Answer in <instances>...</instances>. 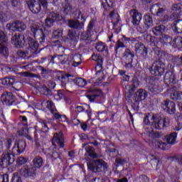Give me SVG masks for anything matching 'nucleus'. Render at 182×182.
I'll list each match as a JSON object with an SVG mask.
<instances>
[{"label": "nucleus", "mask_w": 182, "mask_h": 182, "mask_svg": "<svg viewBox=\"0 0 182 182\" xmlns=\"http://www.w3.org/2000/svg\"><path fill=\"white\" fill-rule=\"evenodd\" d=\"M175 119L177 122V125H176V127H175V128H173V129L176 130V132H178L179 130H181V129H182V114L176 113Z\"/></svg>", "instance_id": "32"}, {"label": "nucleus", "mask_w": 182, "mask_h": 182, "mask_svg": "<svg viewBox=\"0 0 182 182\" xmlns=\"http://www.w3.org/2000/svg\"><path fill=\"white\" fill-rule=\"evenodd\" d=\"M11 182H22V178L18 175V173H14L11 178Z\"/></svg>", "instance_id": "56"}, {"label": "nucleus", "mask_w": 182, "mask_h": 182, "mask_svg": "<svg viewBox=\"0 0 182 182\" xmlns=\"http://www.w3.org/2000/svg\"><path fill=\"white\" fill-rule=\"evenodd\" d=\"M146 88L151 93H159L162 90L160 80L157 77L151 78L146 85Z\"/></svg>", "instance_id": "8"}, {"label": "nucleus", "mask_w": 182, "mask_h": 182, "mask_svg": "<svg viewBox=\"0 0 182 182\" xmlns=\"http://www.w3.org/2000/svg\"><path fill=\"white\" fill-rule=\"evenodd\" d=\"M72 11H73V7L69 3H65L63 6V13L65 15H70Z\"/></svg>", "instance_id": "42"}, {"label": "nucleus", "mask_w": 182, "mask_h": 182, "mask_svg": "<svg viewBox=\"0 0 182 182\" xmlns=\"http://www.w3.org/2000/svg\"><path fill=\"white\" fill-rule=\"evenodd\" d=\"M16 55H17V56H18V58H21V59H26V58H28V56H29V58H35L31 53V51L28 50V49L26 51H23L22 50H18L16 52Z\"/></svg>", "instance_id": "31"}, {"label": "nucleus", "mask_w": 182, "mask_h": 182, "mask_svg": "<svg viewBox=\"0 0 182 182\" xmlns=\"http://www.w3.org/2000/svg\"><path fill=\"white\" fill-rule=\"evenodd\" d=\"M1 102L3 105H6V106H12L15 102L14 94L11 92H4L1 95Z\"/></svg>", "instance_id": "14"}, {"label": "nucleus", "mask_w": 182, "mask_h": 182, "mask_svg": "<svg viewBox=\"0 0 182 182\" xmlns=\"http://www.w3.org/2000/svg\"><path fill=\"white\" fill-rule=\"evenodd\" d=\"M175 33H182V20L175 21L172 25Z\"/></svg>", "instance_id": "29"}, {"label": "nucleus", "mask_w": 182, "mask_h": 182, "mask_svg": "<svg viewBox=\"0 0 182 182\" xmlns=\"http://www.w3.org/2000/svg\"><path fill=\"white\" fill-rule=\"evenodd\" d=\"M41 92H43L44 95L46 96H52V90L48 88L46 85H43L41 87Z\"/></svg>", "instance_id": "48"}, {"label": "nucleus", "mask_w": 182, "mask_h": 182, "mask_svg": "<svg viewBox=\"0 0 182 182\" xmlns=\"http://www.w3.org/2000/svg\"><path fill=\"white\" fill-rule=\"evenodd\" d=\"M87 167L92 173H102L107 171L109 166L103 159H94L87 164Z\"/></svg>", "instance_id": "3"}, {"label": "nucleus", "mask_w": 182, "mask_h": 182, "mask_svg": "<svg viewBox=\"0 0 182 182\" xmlns=\"http://www.w3.org/2000/svg\"><path fill=\"white\" fill-rule=\"evenodd\" d=\"M70 77H73V75L70 74H65L61 77H58V79L61 82V86L63 87H65V89H69L70 87V83H74V85H77L80 87H83L86 86V81L85 79L82 77L72 79Z\"/></svg>", "instance_id": "1"}, {"label": "nucleus", "mask_w": 182, "mask_h": 182, "mask_svg": "<svg viewBox=\"0 0 182 182\" xmlns=\"http://www.w3.org/2000/svg\"><path fill=\"white\" fill-rule=\"evenodd\" d=\"M27 50L34 57L38 55L41 50H39V44L36 41L31 37L27 38Z\"/></svg>", "instance_id": "10"}, {"label": "nucleus", "mask_w": 182, "mask_h": 182, "mask_svg": "<svg viewBox=\"0 0 182 182\" xmlns=\"http://www.w3.org/2000/svg\"><path fill=\"white\" fill-rule=\"evenodd\" d=\"M159 5L154 4L151 6L150 11L152 14H157V11H159Z\"/></svg>", "instance_id": "63"}, {"label": "nucleus", "mask_w": 182, "mask_h": 182, "mask_svg": "<svg viewBox=\"0 0 182 182\" xmlns=\"http://www.w3.org/2000/svg\"><path fill=\"white\" fill-rule=\"evenodd\" d=\"M173 42L178 49H182V37L178 36L173 39Z\"/></svg>", "instance_id": "45"}, {"label": "nucleus", "mask_w": 182, "mask_h": 182, "mask_svg": "<svg viewBox=\"0 0 182 182\" xmlns=\"http://www.w3.org/2000/svg\"><path fill=\"white\" fill-rule=\"evenodd\" d=\"M30 29L33 35V36H36V35H41L40 42L43 43L45 42V39H46V36H48V31L46 29H43L38 24H33L30 26Z\"/></svg>", "instance_id": "9"}, {"label": "nucleus", "mask_w": 182, "mask_h": 182, "mask_svg": "<svg viewBox=\"0 0 182 182\" xmlns=\"http://www.w3.org/2000/svg\"><path fill=\"white\" fill-rule=\"evenodd\" d=\"M51 62L56 64L61 63V65H65V63H69V61H68V59H66V57L65 55H57L51 58Z\"/></svg>", "instance_id": "28"}, {"label": "nucleus", "mask_w": 182, "mask_h": 182, "mask_svg": "<svg viewBox=\"0 0 182 182\" xmlns=\"http://www.w3.org/2000/svg\"><path fill=\"white\" fill-rule=\"evenodd\" d=\"M89 92L90 93H92V95H87V97L91 103H93L97 97L102 96V91L100 90L94 89V90H90Z\"/></svg>", "instance_id": "23"}, {"label": "nucleus", "mask_w": 182, "mask_h": 182, "mask_svg": "<svg viewBox=\"0 0 182 182\" xmlns=\"http://www.w3.org/2000/svg\"><path fill=\"white\" fill-rule=\"evenodd\" d=\"M1 80V84L4 86H14V83H15V80L11 77H4Z\"/></svg>", "instance_id": "35"}, {"label": "nucleus", "mask_w": 182, "mask_h": 182, "mask_svg": "<svg viewBox=\"0 0 182 182\" xmlns=\"http://www.w3.org/2000/svg\"><path fill=\"white\" fill-rule=\"evenodd\" d=\"M53 23H55V21L51 20L50 17H48L45 21L46 26H48V28H50L51 26H53Z\"/></svg>", "instance_id": "58"}, {"label": "nucleus", "mask_w": 182, "mask_h": 182, "mask_svg": "<svg viewBox=\"0 0 182 182\" xmlns=\"http://www.w3.org/2000/svg\"><path fill=\"white\" fill-rule=\"evenodd\" d=\"M149 134L154 139H159V137L161 136V134H160V132H154V130L153 129H151L150 131H149Z\"/></svg>", "instance_id": "53"}, {"label": "nucleus", "mask_w": 182, "mask_h": 182, "mask_svg": "<svg viewBox=\"0 0 182 182\" xmlns=\"http://www.w3.org/2000/svg\"><path fill=\"white\" fill-rule=\"evenodd\" d=\"M26 161H28V159L26 158L23 156H20L17 159L16 163L18 166H23V164H25Z\"/></svg>", "instance_id": "54"}, {"label": "nucleus", "mask_w": 182, "mask_h": 182, "mask_svg": "<svg viewBox=\"0 0 182 182\" xmlns=\"http://www.w3.org/2000/svg\"><path fill=\"white\" fill-rule=\"evenodd\" d=\"M78 39H80V42L92 41V34L87 31L85 32H79Z\"/></svg>", "instance_id": "27"}, {"label": "nucleus", "mask_w": 182, "mask_h": 182, "mask_svg": "<svg viewBox=\"0 0 182 182\" xmlns=\"http://www.w3.org/2000/svg\"><path fill=\"white\" fill-rule=\"evenodd\" d=\"M171 42V37L168 35L162 34L158 38L157 46H167Z\"/></svg>", "instance_id": "22"}, {"label": "nucleus", "mask_w": 182, "mask_h": 182, "mask_svg": "<svg viewBox=\"0 0 182 182\" xmlns=\"http://www.w3.org/2000/svg\"><path fill=\"white\" fill-rule=\"evenodd\" d=\"M150 73L154 76H162L166 72V64L161 60H156L149 68Z\"/></svg>", "instance_id": "6"}, {"label": "nucleus", "mask_w": 182, "mask_h": 182, "mask_svg": "<svg viewBox=\"0 0 182 182\" xmlns=\"http://www.w3.org/2000/svg\"><path fill=\"white\" fill-rule=\"evenodd\" d=\"M165 139L168 144H174L177 139V134L176 132H172L171 134L166 135Z\"/></svg>", "instance_id": "33"}, {"label": "nucleus", "mask_w": 182, "mask_h": 182, "mask_svg": "<svg viewBox=\"0 0 182 182\" xmlns=\"http://www.w3.org/2000/svg\"><path fill=\"white\" fill-rule=\"evenodd\" d=\"M144 44L143 43H137L135 44V52L136 54L141 52L145 48Z\"/></svg>", "instance_id": "46"}, {"label": "nucleus", "mask_w": 182, "mask_h": 182, "mask_svg": "<svg viewBox=\"0 0 182 182\" xmlns=\"http://www.w3.org/2000/svg\"><path fill=\"white\" fill-rule=\"evenodd\" d=\"M171 9L173 13L171 16H164L165 21H174V19L182 16V4L181 3L173 4Z\"/></svg>", "instance_id": "7"}, {"label": "nucleus", "mask_w": 182, "mask_h": 182, "mask_svg": "<svg viewBox=\"0 0 182 182\" xmlns=\"http://www.w3.org/2000/svg\"><path fill=\"white\" fill-rule=\"evenodd\" d=\"M115 163H117V164L122 165V164H124V163H126V159H122L120 157H117L115 159Z\"/></svg>", "instance_id": "64"}, {"label": "nucleus", "mask_w": 182, "mask_h": 182, "mask_svg": "<svg viewBox=\"0 0 182 182\" xmlns=\"http://www.w3.org/2000/svg\"><path fill=\"white\" fill-rule=\"evenodd\" d=\"M16 154H18V147L14 144L11 151H7L2 154L0 166L2 168H6L7 167H9L11 164H14L15 161V155Z\"/></svg>", "instance_id": "2"}, {"label": "nucleus", "mask_w": 182, "mask_h": 182, "mask_svg": "<svg viewBox=\"0 0 182 182\" xmlns=\"http://www.w3.org/2000/svg\"><path fill=\"white\" fill-rule=\"evenodd\" d=\"M92 60L97 62V65L95 66L96 70H99V72H100V70L103 69V58L102 56L97 55L95 53L92 54Z\"/></svg>", "instance_id": "26"}, {"label": "nucleus", "mask_w": 182, "mask_h": 182, "mask_svg": "<svg viewBox=\"0 0 182 182\" xmlns=\"http://www.w3.org/2000/svg\"><path fill=\"white\" fill-rule=\"evenodd\" d=\"M33 167H35V168H41L43 165V159L41 156H36L33 160Z\"/></svg>", "instance_id": "34"}, {"label": "nucleus", "mask_w": 182, "mask_h": 182, "mask_svg": "<svg viewBox=\"0 0 182 182\" xmlns=\"http://www.w3.org/2000/svg\"><path fill=\"white\" fill-rule=\"evenodd\" d=\"M129 14L132 18V23L134 26H137L140 23V21H141V14L136 9H132L129 11Z\"/></svg>", "instance_id": "17"}, {"label": "nucleus", "mask_w": 182, "mask_h": 182, "mask_svg": "<svg viewBox=\"0 0 182 182\" xmlns=\"http://www.w3.org/2000/svg\"><path fill=\"white\" fill-rule=\"evenodd\" d=\"M11 42L16 48H23L25 45V37L21 34L15 33L11 38Z\"/></svg>", "instance_id": "16"}, {"label": "nucleus", "mask_w": 182, "mask_h": 182, "mask_svg": "<svg viewBox=\"0 0 182 182\" xmlns=\"http://www.w3.org/2000/svg\"><path fill=\"white\" fill-rule=\"evenodd\" d=\"M55 143L58 144L60 149H63V147H65V139L63 138V134L62 133V132H56L54 134V136L53 138V146H56ZM54 149H56V147L55 146Z\"/></svg>", "instance_id": "15"}, {"label": "nucleus", "mask_w": 182, "mask_h": 182, "mask_svg": "<svg viewBox=\"0 0 182 182\" xmlns=\"http://www.w3.org/2000/svg\"><path fill=\"white\" fill-rule=\"evenodd\" d=\"M152 120L154 122L151 124V127L156 129V130H163L166 129V127H168L170 124V119L167 117L161 118L159 117L156 118V117H152Z\"/></svg>", "instance_id": "5"}, {"label": "nucleus", "mask_w": 182, "mask_h": 182, "mask_svg": "<svg viewBox=\"0 0 182 182\" xmlns=\"http://www.w3.org/2000/svg\"><path fill=\"white\" fill-rule=\"evenodd\" d=\"M83 147L85 148L89 157L91 159H99V155L96 153V150L93 146H90L87 144H85L83 145Z\"/></svg>", "instance_id": "24"}, {"label": "nucleus", "mask_w": 182, "mask_h": 182, "mask_svg": "<svg viewBox=\"0 0 182 182\" xmlns=\"http://www.w3.org/2000/svg\"><path fill=\"white\" fill-rule=\"evenodd\" d=\"M68 26L77 31H82V29H85V23L80 22L77 20H69Z\"/></svg>", "instance_id": "21"}, {"label": "nucleus", "mask_w": 182, "mask_h": 182, "mask_svg": "<svg viewBox=\"0 0 182 182\" xmlns=\"http://www.w3.org/2000/svg\"><path fill=\"white\" fill-rule=\"evenodd\" d=\"M164 80L169 83V85H176L177 80H176V75L171 71L166 72L164 76Z\"/></svg>", "instance_id": "25"}, {"label": "nucleus", "mask_w": 182, "mask_h": 182, "mask_svg": "<svg viewBox=\"0 0 182 182\" xmlns=\"http://www.w3.org/2000/svg\"><path fill=\"white\" fill-rule=\"evenodd\" d=\"M47 109H48L51 113H54L56 112V109H55V104L52 101H47Z\"/></svg>", "instance_id": "49"}, {"label": "nucleus", "mask_w": 182, "mask_h": 182, "mask_svg": "<svg viewBox=\"0 0 182 182\" xmlns=\"http://www.w3.org/2000/svg\"><path fill=\"white\" fill-rule=\"evenodd\" d=\"M147 54H148L147 47H145L143 49V50H141V52H139L137 55H140L141 58H143V59H146V58H147Z\"/></svg>", "instance_id": "60"}, {"label": "nucleus", "mask_w": 182, "mask_h": 182, "mask_svg": "<svg viewBox=\"0 0 182 182\" xmlns=\"http://www.w3.org/2000/svg\"><path fill=\"white\" fill-rule=\"evenodd\" d=\"M53 114L55 119L60 120V122H66L67 117L65 115H60V114L58 113V111H54V112H51Z\"/></svg>", "instance_id": "44"}, {"label": "nucleus", "mask_w": 182, "mask_h": 182, "mask_svg": "<svg viewBox=\"0 0 182 182\" xmlns=\"http://www.w3.org/2000/svg\"><path fill=\"white\" fill-rule=\"evenodd\" d=\"M164 29H165L164 26L160 25L152 28V32L154 35H156V36H160L161 35H163V32H164Z\"/></svg>", "instance_id": "36"}, {"label": "nucleus", "mask_w": 182, "mask_h": 182, "mask_svg": "<svg viewBox=\"0 0 182 182\" xmlns=\"http://www.w3.org/2000/svg\"><path fill=\"white\" fill-rule=\"evenodd\" d=\"M0 182H9V176L8 174L0 175Z\"/></svg>", "instance_id": "62"}, {"label": "nucleus", "mask_w": 182, "mask_h": 182, "mask_svg": "<svg viewBox=\"0 0 182 182\" xmlns=\"http://www.w3.org/2000/svg\"><path fill=\"white\" fill-rule=\"evenodd\" d=\"M156 146L161 150H168V147L167 146V144H166V142H163L161 141H157Z\"/></svg>", "instance_id": "47"}, {"label": "nucleus", "mask_w": 182, "mask_h": 182, "mask_svg": "<svg viewBox=\"0 0 182 182\" xmlns=\"http://www.w3.org/2000/svg\"><path fill=\"white\" fill-rule=\"evenodd\" d=\"M82 64V55L80 54H76L73 57V66L75 68L80 66Z\"/></svg>", "instance_id": "38"}, {"label": "nucleus", "mask_w": 182, "mask_h": 182, "mask_svg": "<svg viewBox=\"0 0 182 182\" xmlns=\"http://www.w3.org/2000/svg\"><path fill=\"white\" fill-rule=\"evenodd\" d=\"M144 24L147 28H151L153 26V18L150 15L145 16Z\"/></svg>", "instance_id": "41"}, {"label": "nucleus", "mask_w": 182, "mask_h": 182, "mask_svg": "<svg viewBox=\"0 0 182 182\" xmlns=\"http://www.w3.org/2000/svg\"><path fill=\"white\" fill-rule=\"evenodd\" d=\"M23 87L22 82H14L13 84V88L15 89L16 90H21L22 89V87Z\"/></svg>", "instance_id": "55"}, {"label": "nucleus", "mask_w": 182, "mask_h": 182, "mask_svg": "<svg viewBox=\"0 0 182 182\" xmlns=\"http://www.w3.org/2000/svg\"><path fill=\"white\" fill-rule=\"evenodd\" d=\"M53 35L55 38H60L63 35V30L58 28L53 31Z\"/></svg>", "instance_id": "57"}, {"label": "nucleus", "mask_w": 182, "mask_h": 182, "mask_svg": "<svg viewBox=\"0 0 182 182\" xmlns=\"http://www.w3.org/2000/svg\"><path fill=\"white\" fill-rule=\"evenodd\" d=\"M0 42L1 43H8V37L6 36V34L4 33V31H0Z\"/></svg>", "instance_id": "52"}, {"label": "nucleus", "mask_w": 182, "mask_h": 182, "mask_svg": "<svg viewBox=\"0 0 182 182\" xmlns=\"http://www.w3.org/2000/svg\"><path fill=\"white\" fill-rule=\"evenodd\" d=\"M68 36L71 41H75L76 39V31L73 29L68 30Z\"/></svg>", "instance_id": "50"}, {"label": "nucleus", "mask_w": 182, "mask_h": 182, "mask_svg": "<svg viewBox=\"0 0 182 182\" xmlns=\"http://www.w3.org/2000/svg\"><path fill=\"white\" fill-rule=\"evenodd\" d=\"M147 97V92L143 90V89H139L134 95V102L135 103H139L141 100H144Z\"/></svg>", "instance_id": "20"}, {"label": "nucleus", "mask_w": 182, "mask_h": 182, "mask_svg": "<svg viewBox=\"0 0 182 182\" xmlns=\"http://www.w3.org/2000/svg\"><path fill=\"white\" fill-rule=\"evenodd\" d=\"M0 54L8 58L9 56V51L8 50V47L0 43Z\"/></svg>", "instance_id": "43"}, {"label": "nucleus", "mask_w": 182, "mask_h": 182, "mask_svg": "<svg viewBox=\"0 0 182 182\" xmlns=\"http://www.w3.org/2000/svg\"><path fill=\"white\" fill-rule=\"evenodd\" d=\"M161 107L168 114H176V103L173 101L164 100L161 104Z\"/></svg>", "instance_id": "13"}, {"label": "nucleus", "mask_w": 182, "mask_h": 182, "mask_svg": "<svg viewBox=\"0 0 182 182\" xmlns=\"http://www.w3.org/2000/svg\"><path fill=\"white\" fill-rule=\"evenodd\" d=\"M6 28L9 31H13L14 32H23L26 29V24L23 21H16L12 23H7Z\"/></svg>", "instance_id": "12"}, {"label": "nucleus", "mask_w": 182, "mask_h": 182, "mask_svg": "<svg viewBox=\"0 0 182 182\" xmlns=\"http://www.w3.org/2000/svg\"><path fill=\"white\" fill-rule=\"evenodd\" d=\"M168 93L169 94V97L171 100H182V92L176 90V87L168 90Z\"/></svg>", "instance_id": "19"}, {"label": "nucleus", "mask_w": 182, "mask_h": 182, "mask_svg": "<svg viewBox=\"0 0 182 182\" xmlns=\"http://www.w3.org/2000/svg\"><path fill=\"white\" fill-rule=\"evenodd\" d=\"M95 49L98 51V52H105V53H106V55H107V50L108 48L106 46V44L102 43V42H98L97 43V46L95 47Z\"/></svg>", "instance_id": "37"}, {"label": "nucleus", "mask_w": 182, "mask_h": 182, "mask_svg": "<svg viewBox=\"0 0 182 182\" xmlns=\"http://www.w3.org/2000/svg\"><path fill=\"white\" fill-rule=\"evenodd\" d=\"M149 28V27H147L146 26H139L136 28L138 32H139V33H144L146 32H147V29Z\"/></svg>", "instance_id": "59"}, {"label": "nucleus", "mask_w": 182, "mask_h": 182, "mask_svg": "<svg viewBox=\"0 0 182 182\" xmlns=\"http://www.w3.org/2000/svg\"><path fill=\"white\" fill-rule=\"evenodd\" d=\"M48 18L53 20L54 22L55 21H62V19H63V17L60 14L55 12L50 13Z\"/></svg>", "instance_id": "39"}, {"label": "nucleus", "mask_w": 182, "mask_h": 182, "mask_svg": "<svg viewBox=\"0 0 182 182\" xmlns=\"http://www.w3.org/2000/svg\"><path fill=\"white\" fill-rule=\"evenodd\" d=\"M20 174L25 178H33L36 176V168L32 166H24L20 170Z\"/></svg>", "instance_id": "11"}, {"label": "nucleus", "mask_w": 182, "mask_h": 182, "mask_svg": "<svg viewBox=\"0 0 182 182\" xmlns=\"http://www.w3.org/2000/svg\"><path fill=\"white\" fill-rule=\"evenodd\" d=\"M134 58V53L132 52L130 49L126 48L122 57V62L123 66L127 70H130L133 68V59Z\"/></svg>", "instance_id": "4"}, {"label": "nucleus", "mask_w": 182, "mask_h": 182, "mask_svg": "<svg viewBox=\"0 0 182 182\" xmlns=\"http://www.w3.org/2000/svg\"><path fill=\"white\" fill-rule=\"evenodd\" d=\"M40 127H41V132H43V133H48V132H49V127L45 122H40Z\"/></svg>", "instance_id": "51"}, {"label": "nucleus", "mask_w": 182, "mask_h": 182, "mask_svg": "<svg viewBox=\"0 0 182 182\" xmlns=\"http://www.w3.org/2000/svg\"><path fill=\"white\" fill-rule=\"evenodd\" d=\"M120 48H126V46L124 45V43H123L121 40H118L114 46V51L116 55H117L120 50H120Z\"/></svg>", "instance_id": "40"}, {"label": "nucleus", "mask_w": 182, "mask_h": 182, "mask_svg": "<svg viewBox=\"0 0 182 182\" xmlns=\"http://www.w3.org/2000/svg\"><path fill=\"white\" fill-rule=\"evenodd\" d=\"M27 5L31 12L33 14H39L41 10L42 9L41 3L35 1L31 0L27 2Z\"/></svg>", "instance_id": "18"}, {"label": "nucleus", "mask_w": 182, "mask_h": 182, "mask_svg": "<svg viewBox=\"0 0 182 182\" xmlns=\"http://www.w3.org/2000/svg\"><path fill=\"white\" fill-rule=\"evenodd\" d=\"M15 144L18 149V154H21V153H23V151H25V149H26V142L25 141L22 139L18 140L15 143Z\"/></svg>", "instance_id": "30"}, {"label": "nucleus", "mask_w": 182, "mask_h": 182, "mask_svg": "<svg viewBox=\"0 0 182 182\" xmlns=\"http://www.w3.org/2000/svg\"><path fill=\"white\" fill-rule=\"evenodd\" d=\"M94 26H95V20L92 19L88 23L87 31L90 33L92 32V31H93Z\"/></svg>", "instance_id": "61"}]
</instances>
